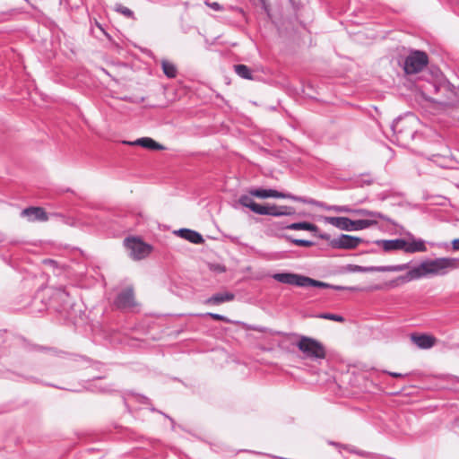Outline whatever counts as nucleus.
<instances>
[{
    "label": "nucleus",
    "mask_w": 459,
    "mask_h": 459,
    "mask_svg": "<svg viewBox=\"0 0 459 459\" xmlns=\"http://www.w3.org/2000/svg\"><path fill=\"white\" fill-rule=\"evenodd\" d=\"M456 269H459V258L438 257L436 259H427L409 270L404 275H401L395 280L391 281L387 285L396 287L399 285V282H408L429 275L443 276Z\"/></svg>",
    "instance_id": "nucleus-1"
},
{
    "label": "nucleus",
    "mask_w": 459,
    "mask_h": 459,
    "mask_svg": "<svg viewBox=\"0 0 459 459\" xmlns=\"http://www.w3.org/2000/svg\"><path fill=\"white\" fill-rule=\"evenodd\" d=\"M273 279L277 281L278 282L297 286V287H316L322 289H332L335 290H351V291H358L360 290L359 287L351 286H341V285H333L325 281H321L318 280L312 279L308 276H305L299 273H277L273 274Z\"/></svg>",
    "instance_id": "nucleus-2"
},
{
    "label": "nucleus",
    "mask_w": 459,
    "mask_h": 459,
    "mask_svg": "<svg viewBox=\"0 0 459 459\" xmlns=\"http://www.w3.org/2000/svg\"><path fill=\"white\" fill-rule=\"evenodd\" d=\"M275 334L283 335L287 338L297 337L299 341L295 343L299 350L303 353V358L311 360L324 359L326 357V351L323 343L319 341L305 335L295 333L287 334L282 332H275Z\"/></svg>",
    "instance_id": "nucleus-3"
},
{
    "label": "nucleus",
    "mask_w": 459,
    "mask_h": 459,
    "mask_svg": "<svg viewBox=\"0 0 459 459\" xmlns=\"http://www.w3.org/2000/svg\"><path fill=\"white\" fill-rule=\"evenodd\" d=\"M422 96L435 103H444V98H439L440 91H446L449 88V82L446 80L434 79L426 81L420 85Z\"/></svg>",
    "instance_id": "nucleus-4"
},
{
    "label": "nucleus",
    "mask_w": 459,
    "mask_h": 459,
    "mask_svg": "<svg viewBox=\"0 0 459 459\" xmlns=\"http://www.w3.org/2000/svg\"><path fill=\"white\" fill-rule=\"evenodd\" d=\"M125 247L129 251V255L134 260L145 258L152 251V247L135 237L126 238L124 240Z\"/></svg>",
    "instance_id": "nucleus-5"
},
{
    "label": "nucleus",
    "mask_w": 459,
    "mask_h": 459,
    "mask_svg": "<svg viewBox=\"0 0 459 459\" xmlns=\"http://www.w3.org/2000/svg\"><path fill=\"white\" fill-rule=\"evenodd\" d=\"M428 56L423 51H413L404 60L403 69L407 74H417L428 65Z\"/></svg>",
    "instance_id": "nucleus-6"
},
{
    "label": "nucleus",
    "mask_w": 459,
    "mask_h": 459,
    "mask_svg": "<svg viewBox=\"0 0 459 459\" xmlns=\"http://www.w3.org/2000/svg\"><path fill=\"white\" fill-rule=\"evenodd\" d=\"M410 264H402L395 265H380V266H361L357 264H347L343 268L345 273H374V272H402L407 270Z\"/></svg>",
    "instance_id": "nucleus-7"
},
{
    "label": "nucleus",
    "mask_w": 459,
    "mask_h": 459,
    "mask_svg": "<svg viewBox=\"0 0 459 459\" xmlns=\"http://www.w3.org/2000/svg\"><path fill=\"white\" fill-rule=\"evenodd\" d=\"M391 129L398 142H406L412 139L415 134L411 126V121L406 118L398 117L391 125Z\"/></svg>",
    "instance_id": "nucleus-8"
},
{
    "label": "nucleus",
    "mask_w": 459,
    "mask_h": 459,
    "mask_svg": "<svg viewBox=\"0 0 459 459\" xmlns=\"http://www.w3.org/2000/svg\"><path fill=\"white\" fill-rule=\"evenodd\" d=\"M362 242L363 239L359 237L341 234L339 237L330 240V247L333 249L351 250L355 249Z\"/></svg>",
    "instance_id": "nucleus-9"
},
{
    "label": "nucleus",
    "mask_w": 459,
    "mask_h": 459,
    "mask_svg": "<svg viewBox=\"0 0 459 459\" xmlns=\"http://www.w3.org/2000/svg\"><path fill=\"white\" fill-rule=\"evenodd\" d=\"M114 305L118 309H126L134 307L135 300L134 288L132 286H128L120 291L114 300Z\"/></svg>",
    "instance_id": "nucleus-10"
},
{
    "label": "nucleus",
    "mask_w": 459,
    "mask_h": 459,
    "mask_svg": "<svg viewBox=\"0 0 459 459\" xmlns=\"http://www.w3.org/2000/svg\"><path fill=\"white\" fill-rule=\"evenodd\" d=\"M270 197L282 198V199H290V200H293V201H296V202H299V203H303V204H311V205H315V206H317V207H323V205H324L322 204V202L316 201L315 199L306 198V197H303V196H297V195H293L291 194H285V193L279 192V191L274 190V189H270Z\"/></svg>",
    "instance_id": "nucleus-11"
},
{
    "label": "nucleus",
    "mask_w": 459,
    "mask_h": 459,
    "mask_svg": "<svg viewBox=\"0 0 459 459\" xmlns=\"http://www.w3.org/2000/svg\"><path fill=\"white\" fill-rule=\"evenodd\" d=\"M22 215L27 217L30 221H47L48 216L41 207H28L22 210Z\"/></svg>",
    "instance_id": "nucleus-12"
},
{
    "label": "nucleus",
    "mask_w": 459,
    "mask_h": 459,
    "mask_svg": "<svg viewBox=\"0 0 459 459\" xmlns=\"http://www.w3.org/2000/svg\"><path fill=\"white\" fill-rule=\"evenodd\" d=\"M375 244L380 246L385 252H390L394 250H404L406 240L403 238L379 239L376 240Z\"/></svg>",
    "instance_id": "nucleus-13"
},
{
    "label": "nucleus",
    "mask_w": 459,
    "mask_h": 459,
    "mask_svg": "<svg viewBox=\"0 0 459 459\" xmlns=\"http://www.w3.org/2000/svg\"><path fill=\"white\" fill-rule=\"evenodd\" d=\"M411 342L417 345L420 349H429L436 343V338L429 334H415L411 335Z\"/></svg>",
    "instance_id": "nucleus-14"
},
{
    "label": "nucleus",
    "mask_w": 459,
    "mask_h": 459,
    "mask_svg": "<svg viewBox=\"0 0 459 459\" xmlns=\"http://www.w3.org/2000/svg\"><path fill=\"white\" fill-rule=\"evenodd\" d=\"M295 213V209L290 206L285 205H267V215H271L273 217H281V216H290Z\"/></svg>",
    "instance_id": "nucleus-15"
},
{
    "label": "nucleus",
    "mask_w": 459,
    "mask_h": 459,
    "mask_svg": "<svg viewBox=\"0 0 459 459\" xmlns=\"http://www.w3.org/2000/svg\"><path fill=\"white\" fill-rule=\"evenodd\" d=\"M177 233L178 236L193 244H202L204 241L203 236L199 232L193 230L180 229L177 231Z\"/></svg>",
    "instance_id": "nucleus-16"
},
{
    "label": "nucleus",
    "mask_w": 459,
    "mask_h": 459,
    "mask_svg": "<svg viewBox=\"0 0 459 459\" xmlns=\"http://www.w3.org/2000/svg\"><path fill=\"white\" fill-rule=\"evenodd\" d=\"M235 298V295L231 292H219L213 294L212 297L208 298L204 304L206 305H220L224 302L232 301Z\"/></svg>",
    "instance_id": "nucleus-17"
},
{
    "label": "nucleus",
    "mask_w": 459,
    "mask_h": 459,
    "mask_svg": "<svg viewBox=\"0 0 459 459\" xmlns=\"http://www.w3.org/2000/svg\"><path fill=\"white\" fill-rule=\"evenodd\" d=\"M325 222L329 223L339 230L350 231L351 219L347 217H325Z\"/></svg>",
    "instance_id": "nucleus-18"
},
{
    "label": "nucleus",
    "mask_w": 459,
    "mask_h": 459,
    "mask_svg": "<svg viewBox=\"0 0 459 459\" xmlns=\"http://www.w3.org/2000/svg\"><path fill=\"white\" fill-rule=\"evenodd\" d=\"M354 213H357V214L362 215V216L370 217L371 218L370 220L377 221V219H380V220L385 221L392 225H395L394 221L391 218H389L385 214L381 213L379 212L369 211L367 209H358V210H354Z\"/></svg>",
    "instance_id": "nucleus-19"
},
{
    "label": "nucleus",
    "mask_w": 459,
    "mask_h": 459,
    "mask_svg": "<svg viewBox=\"0 0 459 459\" xmlns=\"http://www.w3.org/2000/svg\"><path fill=\"white\" fill-rule=\"evenodd\" d=\"M285 229L292 230H307L311 232H317L318 227L311 222L308 221H300V222H294L287 225Z\"/></svg>",
    "instance_id": "nucleus-20"
},
{
    "label": "nucleus",
    "mask_w": 459,
    "mask_h": 459,
    "mask_svg": "<svg viewBox=\"0 0 459 459\" xmlns=\"http://www.w3.org/2000/svg\"><path fill=\"white\" fill-rule=\"evenodd\" d=\"M377 224V220H364V219L356 220V221L351 220L350 231L365 230V229L370 228L372 226H375Z\"/></svg>",
    "instance_id": "nucleus-21"
},
{
    "label": "nucleus",
    "mask_w": 459,
    "mask_h": 459,
    "mask_svg": "<svg viewBox=\"0 0 459 459\" xmlns=\"http://www.w3.org/2000/svg\"><path fill=\"white\" fill-rule=\"evenodd\" d=\"M404 251L410 254L417 252H425L427 251V247L425 246L424 240L413 239L411 242L406 241V247H404Z\"/></svg>",
    "instance_id": "nucleus-22"
},
{
    "label": "nucleus",
    "mask_w": 459,
    "mask_h": 459,
    "mask_svg": "<svg viewBox=\"0 0 459 459\" xmlns=\"http://www.w3.org/2000/svg\"><path fill=\"white\" fill-rule=\"evenodd\" d=\"M134 144L140 145L150 150H164V146L155 142L150 137H142L137 139Z\"/></svg>",
    "instance_id": "nucleus-23"
},
{
    "label": "nucleus",
    "mask_w": 459,
    "mask_h": 459,
    "mask_svg": "<svg viewBox=\"0 0 459 459\" xmlns=\"http://www.w3.org/2000/svg\"><path fill=\"white\" fill-rule=\"evenodd\" d=\"M235 73L241 78L247 80H253V73L251 69L246 65H235L233 66Z\"/></svg>",
    "instance_id": "nucleus-24"
},
{
    "label": "nucleus",
    "mask_w": 459,
    "mask_h": 459,
    "mask_svg": "<svg viewBox=\"0 0 459 459\" xmlns=\"http://www.w3.org/2000/svg\"><path fill=\"white\" fill-rule=\"evenodd\" d=\"M161 67H162L164 74L168 78H175L177 76L178 69L173 63L167 61V60H162Z\"/></svg>",
    "instance_id": "nucleus-25"
},
{
    "label": "nucleus",
    "mask_w": 459,
    "mask_h": 459,
    "mask_svg": "<svg viewBox=\"0 0 459 459\" xmlns=\"http://www.w3.org/2000/svg\"><path fill=\"white\" fill-rule=\"evenodd\" d=\"M456 96V89L449 82V88L446 91H440L439 98L446 99L443 104L452 101Z\"/></svg>",
    "instance_id": "nucleus-26"
},
{
    "label": "nucleus",
    "mask_w": 459,
    "mask_h": 459,
    "mask_svg": "<svg viewBox=\"0 0 459 459\" xmlns=\"http://www.w3.org/2000/svg\"><path fill=\"white\" fill-rule=\"evenodd\" d=\"M324 205L322 208L328 210V211H333L336 212H354V210H351L347 205H326L325 204L322 203Z\"/></svg>",
    "instance_id": "nucleus-27"
},
{
    "label": "nucleus",
    "mask_w": 459,
    "mask_h": 459,
    "mask_svg": "<svg viewBox=\"0 0 459 459\" xmlns=\"http://www.w3.org/2000/svg\"><path fill=\"white\" fill-rule=\"evenodd\" d=\"M238 203L242 206L249 208L250 210H252L254 205L255 204V202L254 201L252 196L251 195H242L238 198Z\"/></svg>",
    "instance_id": "nucleus-28"
},
{
    "label": "nucleus",
    "mask_w": 459,
    "mask_h": 459,
    "mask_svg": "<svg viewBox=\"0 0 459 459\" xmlns=\"http://www.w3.org/2000/svg\"><path fill=\"white\" fill-rule=\"evenodd\" d=\"M285 238L288 241H290V243H292L296 246H299V247H313L315 245V243L313 241L307 240V239L293 238L289 236H286Z\"/></svg>",
    "instance_id": "nucleus-29"
},
{
    "label": "nucleus",
    "mask_w": 459,
    "mask_h": 459,
    "mask_svg": "<svg viewBox=\"0 0 459 459\" xmlns=\"http://www.w3.org/2000/svg\"><path fill=\"white\" fill-rule=\"evenodd\" d=\"M249 195L251 196H255V197H258V198H262V199L270 198V189H263V188L252 189L249 191Z\"/></svg>",
    "instance_id": "nucleus-30"
},
{
    "label": "nucleus",
    "mask_w": 459,
    "mask_h": 459,
    "mask_svg": "<svg viewBox=\"0 0 459 459\" xmlns=\"http://www.w3.org/2000/svg\"><path fill=\"white\" fill-rule=\"evenodd\" d=\"M318 317L324 318V319H328V320H333V321H336V322H341V323L344 322V317L340 315H336V314L323 313V314H320L318 316Z\"/></svg>",
    "instance_id": "nucleus-31"
},
{
    "label": "nucleus",
    "mask_w": 459,
    "mask_h": 459,
    "mask_svg": "<svg viewBox=\"0 0 459 459\" xmlns=\"http://www.w3.org/2000/svg\"><path fill=\"white\" fill-rule=\"evenodd\" d=\"M115 10L127 18H134V12L122 4H117Z\"/></svg>",
    "instance_id": "nucleus-32"
},
{
    "label": "nucleus",
    "mask_w": 459,
    "mask_h": 459,
    "mask_svg": "<svg viewBox=\"0 0 459 459\" xmlns=\"http://www.w3.org/2000/svg\"><path fill=\"white\" fill-rule=\"evenodd\" d=\"M251 211L259 215H267V205H262L255 203Z\"/></svg>",
    "instance_id": "nucleus-33"
},
{
    "label": "nucleus",
    "mask_w": 459,
    "mask_h": 459,
    "mask_svg": "<svg viewBox=\"0 0 459 459\" xmlns=\"http://www.w3.org/2000/svg\"><path fill=\"white\" fill-rule=\"evenodd\" d=\"M205 4L207 6H209L211 9L217 11V12H221V11L224 10L223 6L221 4H220L218 2L206 1Z\"/></svg>",
    "instance_id": "nucleus-34"
},
{
    "label": "nucleus",
    "mask_w": 459,
    "mask_h": 459,
    "mask_svg": "<svg viewBox=\"0 0 459 459\" xmlns=\"http://www.w3.org/2000/svg\"><path fill=\"white\" fill-rule=\"evenodd\" d=\"M206 316L211 317V318H212V319H214V320L223 321V322H226V323L230 322V320L226 316H224L222 315H220V314L207 313Z\"/></svg>",
    "instance_id": "nucleus-35"
},
{
    "label": "nucleus",
    "mask_w": 459,
    "mask_h": 459,
    "mask_svg": "<svg viewBox=\"0 0 459 459\" xmlns=\"http://www.w3.org/2000/svg\"><path fill=\"white\" fill-rule=\"evenodd\" d=\"M135 399L137 402L143 403V404L150 403V399L144 395L137 394V395H135Z\"/></svg>",
    "instance_id": "nucleus-36"
},
{
    "label": "nucleus",
    "mask_w": 459,
    "mask_h": 459,
    "mask_svg": "<svg viewBox=\"0 0 459 459\" xmlns=\"http://www.w3.org/2000/svg\"><path fill=\"white\" fill-rule=\"evenodd\" d=\"M329 444H330V445H332V446H336V447H342V448H344V449L349 450L350 452H354V450H353V449L348 448V446H347L342 445V444H340V443H336V442H333V441H330V442H329Z\"/></svg>",
    "instance_id": "nucleus-37"
},
{
    "label": "nucleus",
    "mask_w": 459,
    "mask_h": 459,
    "mask_svg": "<svg viewBox=\"0 0 459 459\" xmlns=\"http://www.w3.org/2000/svg\"><path fill=\"white\" fill-rule=\"evenodd\" d=\"M389 376L393 377H407L409 376L408 373L406 374H402V373H397V372H387Z\"/></svg>",
    "instance_id": "nucleus-38"
},
{
    "label": "nucleus",
    "mask_w": 459,
    "mask_h": 459,
    "mask_svg": "<svg viewBox=\"0 0 459 459\" xmlns=\"http://www.w3.org/2000/svg\"><path fill=\"white\" fill-rule=\"evenodd\" d=\"M67 314V319L72 322L74 325H76L77 324V321L75 320L74 316H73L72 312L70 311H67L66 312Z\"/></svg>",
    "instance_id": "nucleus-39"
},
{
    "label": "nucleus",
    "mask_w": 459,
    "mask_h": 459,
    "mask_svg": "<svg viewBox=\"0 0 459 459\" xmlns=\"http://www.w3.org/2000/svg\"><path fill=\"white\" fill-rule=\"evenodd\" d=\"M319 238L328 241L329 245H330V240H333V238L330 237V235H328L326 233L319 234Z\"/></svg>",
    "instance_id": "nucleus-40"
},
{
    "label": "nucleus",
    "mask_w": 459,
    "mask_h": 459,
    "mask_svg": "<svg viewBox=\"0 0 459 459\" xmlns=\"http://www.w3.org/2000/svg\"><path fill=\"white\" fill-rule=\"evenodd\" d=\"M452 247L454 250H459V238H455L452 241Z\"/></svg>",
    "instance_id": "nucleus-41"
},
{
    "label": "nucleus",
    "mask_w": 459,
    "mask_h": 459,
    "mask_svg": "<svg viewBox=\"0 0 459 459\" xmlns=\"http://www.w3.org/2000/svg\"><path fill=\"white\" fill-rule=\"evenodd\" d=\"M58 297H59V299L65 300L64 298H68L69 294L65 290H59Z\"/></svg>",
    "instance_id": "nucleus-42"
},
{
    "label": "nucleus",
    "mask_w": 459,
    "mask_h": 459,
    "mask_svg": "<svg viewBox=\"0 0 459 459\" xmlns=\"http://www.w3.org/2000/svg\"><path fill=\"white\" fill-rule=\"evenodd\" d=\"M383 289H384L383 285H374V286L368 287V290L373 291V290H380Z\"/></svg>",
    "instance_id": "nucleus-43"
},
{
    "label": "nucleus",
    "mask_w": 459,
    "mask_h": 459,
    "mask_svg": "<svg viewBox=\"0 0 459 459\" xmlns=\"http://www.w3.org/2000/svg\"><path fill=\"white\" fill-rule=\"evenodd\" d=\"M255 330H256L258 332H261V333H265L266 332V328H264V327L255 328Z\"/></svg>",
    "instance_id": "nucleus-44"
},
{
    "label": "nucleus",
    "mask_w": 459,
    "mask_h": 459,
    "mask_svg": "<svg viewBox=\"0 0 459 459\" xmlns=\"http://www.w3.org/2000/svg\"><path fill=\"white\" fill-rule=\"evenodd\" d=\"M231 241L234 242V243H237L238 242V238L237 237H230Z\"/></svg>",
    "instance_id": "nucleus-45"
},
{
    "label": "nucleus",
    "mask_w": 459,
    "mask_h": 459,
    "mask_svg": "<svg viewBox=\"0 0 459 459\" xmlns=\"http://www.w3.org/2000/svg\"><path fill=\"white\" fill-rule=\"evenodd\" d=\"M69 307H70V308H71L72 310H74V305H69Z\"/></svg>",
    "instance_id": "nucleus-46"
},
{
    "label": "nucleus",
    "mask_w": 459,
    "mask_h": 459,
    "mask_svg": "<svg viewBox=\"0 0 459 459\" xmlns=\"http://www.w3.org/2000/svg\"><path fill=\"white\" fill-rule=\"evenodd\" d=\"M18 243H19L18 241H13V242H12V244H14V245H16V244H18Z\"/></svg>",
    "instance_id": "nucleus-47"
},
{
    "label": "nucleus",
    "mask_w": 459,
    "mask_h": 459,
    "mask_svg": "<svg viewBox=\"0 0 459 459\" xmlns=\"http://www.w3.org/2000/svg\"><path fill=\"white\" fill-rule=\"evenodd\" d=\"M29 379H30V381H34V377H30Z\"/></svg>",
    "instance_id": "nucleus-48"
}]
</instances>
